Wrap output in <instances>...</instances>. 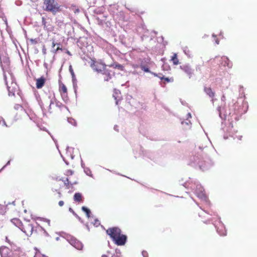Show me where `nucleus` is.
Returning <instances> with one entry per match:
<instances>
[{
	"label": "nucleus",
	"mask_w": 257,
	"mask_h": 257,
	"mask_svg": "<svg viewBox=\"0 0 257 257\" xmlns=\"http://www.w3.org/2000/svg\"><path fill=\"white\" fill-rule=\"evenodd\" d=\"M30 41L33 43V44H36L37 43V41L36 40V39H31L30 40Z\"/></svg>",
	"instance_id": "obj_56"
},
{
	"label": "nucleus",
	"mask_w": 257,
	"mask_h": 257,
	"mask_svg": "<svg viewBox=\"0 0 257 257\" xmlns=\"http://www.w3.org/2000/svg\"><path fill=\"white\" fill-rule=\"evenodd\" d=\"M60 180L64 182V185L67 187V188H69L68 186L70 184V182H69L68 178H66L65 180L60 179Z\"/></svg>",
	"instance_id": "obj_35"
},
{
	"label": "nucleus",
	"mask_w": 257,
	"mask_h": 257,
	"mask_svg": "<svg viewBox=\"0 0 257 257\" xmlns=\"http://www.w3.org/2000/svg\"><path fill=\"white\" fill-rule=\"evenodd\" d=\"M0 124H2L3 126H5L8 127V125L3 117L0 116Z\"/></svg>",
	"instance_id": "obj_36"
},
{
	"label": "nucleus",
	"mask_w": 257,
	"mask_h": 257,
	"mask_svg": "<svg viewBox=\"0 0 257 257\" xmlns=\"http://www.w3.org/2000/svg\"><path fill=\"white\" fill-rule=\"evenodd\" d=\"M69 242L72 246L78 250H81L83 248V244L75 238L71 237Z\"/></svg>",
	"instance_id": "obj_11"
},
{
	"label": "nucleus",
	"mask_w": 257,
	"mask_h": 257,
	"mask_svg": "<svg viewBox=\"0 0 257 257\" xmlns=\"http://www.w3.org/2000/svg\"><path fill=\"white\" fill-rule=\"evenodd\" d=\"M57 45L58 46L57 48V50L58 51L59 50H62V49L60 47V46L61 45L60 43H55L54 41H53L52 42V47L53 48H54V47L55 46V45Z\"/></svg>",
	"instance_id": "obj_38"
},
{
	"label": "nucleus",
	"mask_w": 257,
	"mask_h": 257,
	"mask_svg": "<svg viewBox=\"0 0 257 257\" xmlns=\"http://www.w3.org/2000/svg\"><path fill=\"white\" fill-rule=\"evenodd\" d=\"M58 204L60 206H62L64 205V202L63 201H60L58 202Z\"/></svg>",
	"instance_id": "obj_57"
},
{
	"label": "nucleus",
	"mask_w": 257,
	"mask_h": 257,
	"mask_svg": "<svg viewBox=\"0 0 257 257\" xmlns=\"http://www.w3.org/2000/svg\"><path fill=\"white\" fill-rule=\"evenodd\" d=\"M218 224H217L214 222L213 219H211V221L212 222V224H214L218 234L221 236H225L226 234V230L224 224L221 221L220 217L218 218Z\"/></svg>",
	"instance_id": "obj_7"
},
{
	"label": "nucleus",
	"mask_w": 257,
	"mask_h": 257,
	"mask_svg": "<svg viewBox=\"0 0 257 257\" xmlns=\"http://www.w3.org/2000/svg\"><path fill=\"white\" fill-rule=\"evenodd\" d=\"M171 60L173 61V64L174 65L178 64L179 60H178V59L177 58V54H174L173 55V56L172 57Z\"/></svg>",
	"instance_id": "obj_31"
},
{
	"label": "nucleus",
	"mask_w": 257,
	"mask_h": 257,
	"mask_svg": "<svg viewBox=\"0 0 257 257\" xmlns=\"http://www.w3.org/2000/svg\"><path fill=\"white\" fill-rule=\"evenodd\" d=\"M73 173L74 172L73 171H72L71 170H68L66 172V175H73Z\"/></svg>",
	"instance_id": "obj_48"
},
{
	"label": "nucleus",
	"mask_w": 257,
	"mask_h": 257,
	"mask_svg": "<svg viewBox=\"0 0 257 257\" xmlns=\"http://www.w3.org/2000/svg\"><path fill=\"white\" fill-rule=\"evenodd\" d=\"M84 172L87 175L91 177H93L92 174H91V170L89 168H84Z\"/></svg>",
	"instance_id": "obj_32"
},
{
	"label": "nucleus",
	"mask_w": 257,
	"mask_h": 257,
	"mask_svg": "<svg viewBox=\"0 0 257 257\" xmlns=\"http://www.w3.org/2000/svg\"><path fill=\"white\" fill-rule=\"evenodd\" d=\"M142 254L143 256V257H149V255H148L147 251H146L145 250H143L142 252Z\"/></svg>",
	"instance_id": "obj_45"
},
{
	"label": "nucleus",
	"mask_w": 257,
	"mask_h": 257,
	"mask_svg": "<svg viewBox=\"0 0 257 257\" xmlns=\"http://www.w3.org/2000/svg\"><path fill=\"white\" fill-rule=\"evenodd\" d=\"M180 68L188 75L189 78L192 76L194 70L192 69L190 65L185 64L180 66Z\"/></svg>",
	"instance_id": "obj_12"
},
{
	"label": "nucleus",
	"mask_w": 257,
	"mask_h": 257,
	"mask_svg": "<svg viewBox=\"0 0 257 257\" xmlns=\"http://www.w3.org/2000/svg\"><path fill=\"white\" fill-rule=\"evenodd\" d=\"M11 85L10 86L11 87H13V89H14L15 90H18V86L16 83V82L15 81V80L13 79L12 76L11 75Z\"/></svg>",
	"instance_id": "obj_28"
},
{
	"label": "nucleus",
	"mask_w": 257,
	"mask_h": 257,
	"mask_svg": "<svg viewBox=\"0 0 257 257\" xmlns=\"http://www.w3.org/2000/svg\"><path fill=\"white\" fill-rule=\"evenodd\" d=\"M82 196L80 193H75L74 195V200L76 202H80L82 200Z\"/></svg>",
	"instance_id": "obj_27"
},
{
	"label": "nucleus",
	"mask_w": 257,
	"mask_h": 257,
	"mask_svg": "<svg viewBox=\"0 0 257 257\" xmlns=\"http://www.w3.org/2000/svg\"><path fill=\"white\" fill-rule=\"evenodd\" d=\"M75 217L81 222H83V221L82 220L81 218L77 214V216H75Z\"/></svg>",
	"instance_id": "obj_60"
},
{
	"label": "nucleus",
	"mask_w": 257,
	"mask_h": 257,
	"mask_svg": "<svg viewBox=\"0 0 257 257\" xmlns=\"http://www.w3.org/2000/svg\"><path fill=\"white\" fill-rule=\"evenodd\" d=\"M111 257H121V255H115V254H113L112 255V256Z\"/></svg>",
	"instance_id": "obj_64"
},
{
	"label": "nucleus",
	"mask_w": 257,
	"mask_h": 257,
	"mask_svg": "<svg viewBox=\"0 0 257 257\" xmlns=\"http://www.w3.org/2000/svg\"><path fill=\"white\" fill-rule=\"evenodd\" d=\"M140 69L145 72H150V59H140L138 62Z\"/></svg>",
	"instance_id": "obj_8"
},
{
	"label": "nucleus",
	"mask_w": 257,
	"mask_h": 257,
	"mask_svg": "<svg viewBox=\"0 0 257 257\" xmlns=\"http://www.w3.org/2000/svg\"><path fill=\"white\" fill-rule=\"evenodd\" d=\"M232 128L233 125L231 122H228L227 124L226 123H224L222 122L221 129L224 133L223 138L225 140L228 139V136H233Z\"/></svg>",
	"instance_id": "obj_6"
},
{
	"label": "nucleus",
	"mask_w": 257,
	"mask_h": 257,
	"mask_svg": "<svg viewBox=\"0 0 257 257\" xmlns=\"http://www.w3.org/2000/svg\"><path fill=\"white\" fill-rule=\"evenodd\" d=\"M6 212V206L0 204V214L2 217H4V215Z\"/></svg>",
	"instance_id": "obj_30"
},
{
	"label": "nucleus",
	"mask_w": 257,
	"mask_h": 257,
	"mask_svg": "<svg viewBox=\"0 0 257 257\" xmlns=\"http://www.w3.org/2000/svg\"><path fill=\"white\" fill-rule=\"evenodd\" d=\"M183 185L185 188H190L194 190V193L199 198L207 203L208 200L204 192V189L198 181H194V182H192L191 183L186 182Z\"/></svg>",
	"instance_id": "obj_3"
},
{
	"label": "nucleus",
	"mask_w": 257,
	"mask_h": 257,
	"mask_svg": "<svg viewBox=\"0 0 257 257\" xmlns=\"http://www.w3.org/2000/svg\"><path fill=\"white\" fill-rule=\"evenodd\" d=\"M81 167L84 169V168H85V166H84V164L83 162V161L81 160Z\"/></svg>",
	"instance_id": "obj_62"
},
{
	"label": "nucleus",
	"mask_w": 257,
	"mask_h": 257,
	"mask_svg": "<svg viewBox=\"0 0 257 257\" xmlns=\"http://www.w3.org/2000/svg\"><path fill=\"white\" fill-rule=\"evenodd\" d=\"M115 254L118 255H121V251L119 249L116 248L115 250Z\"/></svg>",
	"instance_id": "obj_46"
},
{
	"label": "nucleus",
	"mask_w": 257,
	"mask_h": 257,
	"mask_svg": "<svg viewBox=\"0 0 257 257\" xmlns=\"http://www.w3.org/2000/svg\"><path fill=\"white\" fill-rule=\"evenodd\" d=\"M21 230L25 233L27 236H30L34 231V227L32 224L27 223L24 225L22 228H21Z\"/></svg>",
	"instance_id": "obj_10"
},
{
	"label": "nucleus",
	"mask_w": 257,
	"mask_h": 257,
	"mask_svg": "<svg viewBox=\"0 0 257 257\" xmlns=\"http://www.w3.org/2000/svg\"><path fill=\"white\" fill-rule=\"evenodd\" d=\"M45 82V79L43 77H41L37 79L36 81V87L38 89L42 88Z\"/></svg>",
	"instance_id": "obj_17"
},
{
	"label": "nucleus",
	"mask_w": 257,
	"mask_h": 257,
	"mask_svg": "<svg viewBox=\"0 0 257 257\" xmlns=\"http://www.w3.org/2000/svg\"><path fill=\"white\" fill-rule=\"evenodd\" d=\"M37 228L38 229V230H44V231L45 233L47 235H48V233H47V232H46V231L44 229V228H43V227H42L41 226H38V227H37Z\"/></svg>",
	"instance_id": "obj_50"
},
{
	"label": "nucleus",
	"mask_w": 257,
	"mask_h": 257,
	"mask_svg": "<svg viewBox=\"0 0 257 257\" xmlns=\"http://www.w3.org/2000/svg\"><path fill=\"white\" fill-rule=\"evenodd\" d=\"M106 65L105 64H102V67H99L98 66H95V67H93V69L98 72L102 73L103 71L106 69Z\"/></svg>",
	"instance_id": "obj_23"
},
{
	"label": "nucleus",
	"mask_w": 257,
	"mask_h": 257,
	"mask_svg": "<svg viewBox=\"0 0 257 257\" xmlns=\"http://www.w3.org/2000/svg\"><path fill=\"white\" fill-rule=\"evenodd\" d=\"M43 219L44 221L47 222L49 226L50 225V220L49 219H46V218H45V219L43 218Z\"/></svg>",
	"instance_id": "obj_54"
},
{
	"label": "nucleus",
	"mask_w": 257,
	"mask_h": 257,
	"mask_svg": "<svg viewBox=\"0 0 257 257\" xmlns=\"http://www.w3.org/2000/svg\"><path fill=\"white\" fill-rule=\"evenodd\" d=\"M54 103V101L51 99V101H50V104L49 106V108H48V110H49V111H50V112H51V105L52 104Z\"/></svg>",
	"instance_id": "obj_49"
},
{
	"label": "nucleus",
	"mask_w": 257,
	"mask_h": 257,
	"mask_svg": "<svg viewBox=\"0 0 257 257\" xmlns=\"http://www.w3.org/2000/svg\"><path fill=\"white\" fill-rule=\"evenodd\" d=\"M120 229L117 227L109 228L106 233L110 236L113 242L117 245H124L127 241V236L122 234Z\"/></svg>",
	"instance_id": "obj_2"
},
{
	"label": "nucleus",
	"mask_w": 257,
	"mask_h": 257,
	"mask_svg": "<svg viewBox=\"0 0 257 257\" xmlns=\"http://www.w3.org/2000/svg\"><path fill=\"white\" fill-rule=\"evenodd\" d=\"M221 64L224 66H227L228 68H231L233 66L232 62L225 56L221 57Z\"/></svg>",
	"instance_id": "obj_14"
},
{
	"label": "nucleus",
	"mask_w": 257,
	"mask_h": 257,
	"mask_svg": "<svg viewBox=\"0 0 257 257\" xmlns=\"http://www.w3.org/2000/svg\"><path fill=\"white\" fill-rule=\"evenodd\" d=\"M125 7L131 13H135V14H137V10L135 8H133V7L128 8L126 6H125Z\"/></svg>",
	"instance_id": "obj_37"
},
{
	"label": "nucleus",
	"mask_w": 257,
	"mask_h": 257,
	"mask_svg": "<svg viewBox=\"0 0 257 257\" xmlns=\"http://www.w3.org/2000/svg\"><path fill=\"white\" fill-rule=\"evenodd\" d=\"M120 95V92L119 90H116V89L114 90L113 97H114V99L116 100L115 101L116 104H118V101L120 99V96H119Z\"/></svg>",
	"instance_id": "obj_19"
},
{
	"label": "nucleus",
	"mask_w": 257,
	"mask_h": 257,
	"mask_svg": "<svg viewBox=\"0 0 257 257\" xmlns=\"http://www.w3.org/2000/svg\"><path fill=\"white\" fill-rule=\"evenodd\" d=\"M10 253V249L8 247L3 246L0 247V254L1 257H7Z\"/></svg>",
	"instance_id": "obj_16"
},
{
	"label": "nucleus",
	"mask_w": 257,
	"mask_h": 257,
	"mask_svg": "<svg viewBox=\"0 0 257 257\" xmlns=\"http://www.w3.org/2000/svg\"><path fill=\"white\" fill-rule=\"evenodd\" d=\"M42 52H43V54H44V55L46 54V49L45 47V46H43V47L42 49Z\"/></svg>",
	"instance_id": "obj_55"
},
{
	"label": "nucleus",
	"mask_w": 257,
	"mask_h": 257,
	"mask_svg": "<svg viewBox=\"0 0 257 257\" xmlns=\"http://www.w3.org/2000/svg\"><path fill=\"white\" fill-rule=\"evenodd\" d=\"M132 73L135 75H140L141 73V71L138 69H134Z\"/></svg>",
	"instance_id": "obj_40"
},
{
	"label": "nucleus",
	"mask_w": 257,
	"mask_h": 257,
	"mask_svg": "<svg viewBox=\"0 0 257 257\" xmlns=\"http://www.w3.org/2000/svg\"><path fill=\"white\" fill-rule=\"evenodd\" d=\"M181 123L184 126L185 129H188L191 127V123L190 120L188 119V118H186V120L182 121Z\"/></svg>",
	"instance_id": "obj_26"
},
{
	"label": "nucleus",
	"mask_w": 257,
	"mask_h": 257,
	"mask_svg": "<svg viewBox=\"0 0 257 257\" xmlns=\"http://www.w3.org/2000/svg\"><path fill=\"white\" fill-rule=\"evenodd\" d=\"M61 157L63 159V160L64 161V162L65 163V164L67 165H69V163L67 161H66L65 159V158L61 155Z\"/></svg>",
	"instance_id": "obj_53"
},
{
	"label": "nucleus",
	"mask_w": 257,
	"mask_h": 257,
	"mask_svg": "<svg viewBox=\"0 0 257 257\" xmlns=\"http://www.w3.org/2000/svg\"><path fill=\"white\" fill-rule=\"evenodd\" d=\"M109 67H113L114 68L117 69L119 70H123L124 67L118 63L113 62L109 65H108Z\"/></svg>",
	"instance_id": "obj_21"
},
{
	"label": "nucleus",
	"mask_w": 257,
	"mask_h": 257,
	"mask_svg": "<svg viewBox=\"0 0 257 257\" xmlns=\"http://www.w3.org/2000/svg\"><path fill=\"white\" fill-rule=\"evenodd\" d=\"M53 49L52 50V52L53 53H56L58 52V50L57 49H55L54 48H53Z\"/></svg>",
	"instance_id": "obj_61"
},
{
	"label": "nucleus",
	"mask_w": 257,
	"mask_h": 257,
	"mask_svg": "<svg viewBox=\"0 0 257 257\" xmlns=\"http://www.w3.org/2000/svg\"><path fill=\"white\" fill-rule=\"evenodd\" d=\"M198 149L200 152H198L197 155L191 156L188 164L204 171L210 168L213 165V162L206 154L202 153L203 147L199 146Z\"/></svg>",
	"instance_id": "obj_1"
},
{
	"label": "nucleus",
	"mask_w": 257,
	"mask_h": 257,
	"mask_svg": "<svg viewBox=\"0 0 257 257\" xmlns=\"http://www.w3.org/2000/svg\"><path fill=\"white\" fill-rule=\"evenodd\" d=\"M148 73H150L151 74H152L154 76H155L156 77H158L159 78H160V77H161V75H162L161 74H157V73L153 72H152L151 71H150V72H149Z\"/></svg>",
	"instance_id": "obj_44"
},
{
	"label": "nucleus",
	"mask_w": 257,
	"mask_h": 257,
	"mask_svg": "<svg viewBox=\"0 0 257 257\" xmlns=\"http://www.w3.org/2000/svg\"><path fill=\"white\" fill-rule=\"evenodd\" d=\"M103 75H104V80L106 81H109L112 77V74L110 73V71L107 69H105V70L103 71V72L102 73Z\"/></svg>",
	"instance_id": "obj_18"
},
{
	"label": "nucleus",
	"mask_w": 257,
	"mask_h": 257,
	"mask_svg": "<svg viewBox=\"0 0 257 257\" xmlns=\"http://www.w3.org/2000/svg\"><path fill=\"white\" fill-rule=\"evenodd\" d=\"M42 25L44 26V28H46V22L44 18H42Z\"/></svg>",
	"instance_id": "obj_47"
},
{
	"label": "nucleus",
	"mask_w": 257,
	"mask_h": 257,
	"mask_svg": "<svg viewBox=\"0 0 257 257\" xmlns=\"http://www.w3.org/2000/svg\"><path fill=\"white\" fill-rule=\"evenodd\" d=\"M184 54L189 58H191L192 57L191 52L187 46L183 47L182 48Z\"/></svg>",
	"instance_id": "obj_25"
},
{
	"label": "nucleus",
	"mask_w": 257,
	"mask_h": 257,
	"mask_svg": "<svg viewBox=\"0 0 257 257\" xmlns=\"http://www.w3.org/2000/svg\"><path fill=\"white\" fill-rule=\"evenodd\" d=\"M44 5L46 10L55 14L60 11V6L55 0H45Z\"/></svg>",
	"instance_id": "obj_5"
},
{
	"label": "nucleus",
	"mask_w": 257,
	"mask_h": 257,
	"mask_svg": "<svg viewBox=\"0 0 257 257\" xmlns=\"http://www.w3.org/2000/svg\"><path fill=\"white\" fill-rule=\"evenodd\" d=\"M132 67L134 69L139 70V69L140 68L139 63L136 64H133L132 65Z\"/></svg>",
	"instance_id": "obj_41"
},
{
	"label": "nucleus",
	"mask_w": 257,
	"mask_h": 257,
	"mask_svg": "<svg viewBox=\"0 0 257 257\" xmlns=\"http://www.w3.org/2000/svg\"><path fill=\"white\" fill-rule=\"evenodd\" d=\"M75 217L81 222H83V221L82 220L81 218L77 214V216H75Z\"/></svg>",
	"instance_id": "obj_58"
},
{
	"label": "nucleus",
	"mask_w": 257,
	"mask_h": 257,
	"mask_svg": "<svg viewBox=\"0 0 257 257\" xmlns=\"http://www.w3.org/2000/svg\"><path fill=\"white\" fill-rule=\"evenodd\" d=\"M68 122L74 126H76L77 123L74 119L72 117L68 118Z\"/></svg>",
	"instance_id": "obj_34"
},
{
	"label": "nucleus",
	"mask_w": 257,
	"mask_h": 257,
	"mask_svg": "<svg viewBox=\"0 0 257 257\" xmlns=\"http://www.w3.org/2000/svg\"><path fill=\"white\" fill-rule=\"evenodd\" d=\"M69 210L75 216H77V214L74 212V211L71 208H69Z\"/></svg>",
	"instance_id": "obj_52"
},
{
	"label": "nucleus",
	"mask_w": 257,
	"mask_h": 257,
	"mask_svg": "<svg viewBox=\"0 0 257 257\" xmlns=\"http://www.w3.org/2000/svg\"><path fill=\"white\" fill-rule=\"evenodd\" d=\"M61 91H62L61 95L62 97H63L67 93V88L64 84H63L62 86L61 87Z\"/></svg>",
	"instance_id": "obj_33"
},
{
	"label": "nucleus",
	"mask_w": 257,
	"mask_h": 257,
	"mask_svg": "<svg viewBox=\"0 0 257 257\" xmlns=\"http://www.w3.org/2000/svg\"><path fill=\"white\" fill-rule=\"evenodd\" d=\"M73 148L69 147H67L66 148V155L68 157H70L72 160L74 158V155L73 154Z\"/></svg>",
	"instance_id": "obj_22"
},
{
	"label": "nucleus",
	"mask_w": 257,
	"mask_h": 257,
	"mask_svg": "<svg viewBox=\"0 0 257 257\" xmlns=\"http://www.w3.org/2000/svg\"><path fill=\"white\" fill-rule=\"evenodd\" d=\"M12 222L21 230L24 226V224L22 223L20 219L18 218H14L12 220Z\"/></svg>",
	"instance_id": "obj_20"
},
{
	"label": "nucleus",
	"mask_w": 257,
	"mask_h": 257,
	"mask_svg": "<svg viewBox=\"0 0 257 257\" xmlns=\"http://www.w3.org/2000/svg\"><path fill=\"white\" fill-rule=\"evenodd\" d=\"M39 105H40L42 111L43 112V113L44 114V104L42 102L41 100L38 101Z\"/></svg>",
	"instance_id": "obj_39"
},
{
	"label": "nucleus",
	"mask_w": 257,
	"mask_h": 257,
	"mask_svg": "<svg viewBox=\"0 0 257 257\" xmlns=\"http://www.w3.org/2000/svg\"><path fill=\"white\" fill-rule=\"evenodd\" d=\"M55 102L56 106L57 107L59 108L60 109H62L63 107H64L67 110H68V108L66 106L63 105L62 103L60 102L59 101L55 100Z\"/></svg>",
	"instance_id": "obj_29"
},
{
	"label": "nucleus",
	"mask_w": 257,
	"mask_h": 257,
	"mask_svg": "<svg viewBox=\"0 0 257 257\" xmlns=\"http://www.w3.org/2000/svg\"><path fill=\"white\" fill-rule=\"evenodd\" d=\"M160 78L161 79V80H163L164 79L166 81H167V82H170V79L168 78V77H165L164 76H161V77H160Z\"/></svg>",
	"instance_id": "obj_43"
},
{
	"label": "nucleus",
	"mask_w": 257,
	"mask_h": 257,
	"mask_svg": "<svg viewBox=\"0 0 257 257\" xmlns=\"http://www.w3.org/2000/svg\"><path fill=\"white\" fill-rule=\"evenodd\" d=\"M82 210L86 213V216L88 218L93 217V215L91 214V211L89 209L85 206H82L81 208Z\"/></svg>",
	"instance_id": "obj_24"
},
{
	"label": "nucleus",
	"mask_w": 257,
	"mask_h": 257,
	"mask_svg": "<svg viewBox=\"0 0 257 257\" xmlns=\"http://www.w3.org/2000/svg\"><path fill=\"white\" fill-rule=\"evenodd\" d=\"M95 226H98L100 224V222L98 219H95L94 222L93 223Z\"/></svg>",
	"instance_id": "obj_42"
},
{
	"label": "nucleus",
	"mask_w": 257,
	"mask_h": 257,
	"mask_svg": "<svg viewBox=\"0 0 257 257\" xmlns=\"http://www.w3.org/2000/svg\"><path fill=\"white\" fill-rule=\"evenodd\" d=\"M191 114L190 113H188L187 115V118H188V119L189 118H191Z\"/></svg>",
	"instance_id": "obj_63"
},
{
	"label": "nucleus",
	"mask_w": 257,
	"mask_h": 257,
	"mask_svg": "<svg viewBox=\"0 0 257 257\" xmlns=\"http://www.w3.org/2000/svg\"><path fill=\"white\" fill-rule=\"evenodd\" d=\"M10 162H11V160L9 161L7 163V164H6V165H5V166H4V167H3V168L0 170V172H1L2 170H3L5 169V168L7 166H8V165H9L10 164Z\"/></svg>",
	"instance_id": "obj_51"
},
{
	"label": "nucleus",
	"mask_w": 257,
	"mask_h": 257,
	"mask_svg": "<svg viewBox=\"0 0 257 257\" xmlns=\"http://www.w3.org/2000/svg\"><path fill=\"white\" fill-rule=\"evenodd\" d=\"M204 91L205 93L208 95V96L211 98V102L213 104L214 101L217 100V99L214 98V97L215 96V92L213 91L210 87H204Z\"/></svg>",
	"instance_id": "obj_13"
},
{
	"label": "nucleus",
	"mask_w": 257,
	"mask_h": 257,
	"mask_svg": "<svg viewBox=\"0 0 257 257\" xmlns=\"http://www.w3.org/2000/svg\"><path fill=\"white\" fill-rule=\"evenodd\" d=\"M69 71H70L71 76H72V83H73V88L74 89L75 93H76L77 87V79L75 77L74 72L73 70L72 67L71 65L69 66Z\"/></svg>",
	"instance_id": "obj_15"
},
{
	"label": "nucleus",
	"mask_w": 257,
	"mask_h": 257,
	"mask_svg": "<svg viewBox=\"0 0 257 257\" xmlns=\"http://www.w3.org/2000/svg\"><path fill=\"white\" fill-rule=\"evenodd\" d=\"M1 65L3 70L4 77L6 84L7 85L8 90L9 91V95L10 96H14L15 92L17 91L18 90H15L14 89H13V87L9 86V85L8 84L7 80V77L6 75V71L9 69L10 65V63L8 58L6 57L4 58L3 62H2V60L1 59Z\"/></svg>",
	"instance_id": "obj_4"
},
{
	"label": "nucleus",
	"mask_w": 257,
	"mask_h": 257,
	"mask_svg": "<svg viewBox=\"0 0 257 257\" xmlns=\"http://www.w3.org/2000/svg\"><path fill=\"white\" fill-rule=\"evenodd\" d=\"M217 110L219 113L220 117L222 119H226L227 116L231 114L230 110L227 109L224 107H222L221 105L218 106L217 108Z\"/></svg>",
	"instance_id": "obj_9"
},
{
	"label": "nucleus",
	"mask_w": 257,
	"mask_h": 257,
	"mask_svg": "<svg viewBox=\"0 0 257 257\" xmlns=\"http://www.w3.org/2000/svg\"><path fill=\"white\" fill-rule=\"evenodd\" d=\"M75 217L81 222H83V221L82 220L81 218L77 214V216H75Z\"/></svg>",
	"instance_id": "obj_59"
}]
</instances>
